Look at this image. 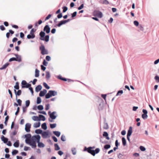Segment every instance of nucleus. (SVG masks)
Here are the masks:
<instances>
[{"label": "nucleus", "instance_id": "51", "mask_svg": "<svg viewBox=\"0 0 159 159\" xmlns=\"http://www.w3.org/2000/svg\"><path fill=\"white\" fill-rule=\"evenodd\" d=\"M123 93V91L122 90H120L118 91L117 93L116 94V96H118V95H121Z\"/></svg>", "mask_w": 159, "mask_h": 159}, {"label": "nucleus", "instance_id": "8", "mask_svg": "<svg viewBox=\"0 0 159 159\" xmlns=\"http://www.w3.org/2000/svg\"><path fill=\"white\" fill-rule=\"evenodd\" d=\"M93 14L95 16H97L99 18H101L102 17V12L99 11H94Z\"/></svg>", "mask_w": 159, "mask_h": 159}, {"label": "nucleus", "instance_id": "45", "mask_svg": "<svg viewBox=\"0 0 159 159\" xmlns=\"http://www.w3.org/2000/svg\"><path fill=\"white\" fill-rule=\"evenodd\" d=\"M37 108L39 110H42L43 109V105H39L37 107Z\"/></svg>", "mask_w": 159, "mask_h": 159}, {"label": "nucleus", "instance_id": "42", "mask_svg": "<svg viewBox=\"0 0 159 159\" xmlns=\"http://www.w3.org/2000/svg\"><path fill=\"white\" fill-rule=\"evenodd\" d=\"M57 125V124L56 123L53 124H50V127L51 129H53L56 127Z\"/></svg>", "mask_w": 159, "mask_h": 159}, {"label": "nucleus", "instance_id": "49", "mask_svg": "<svg viewBox=\"0 0 159 159\" xmlns=\"http://www.w3.org/2000/svg\"><path fill=\"white\" fill-rule=\"evenodd\" d=\"M18 153V151L16 150H13L12 152V154L13 155H16V154H17Z\"/></svg>", "mask_w": 159, "mask_h": 159}, {"label": "nucleus", "instance_id": "64", "mask_svg": "<svg viewBox=\"0 0 159 159\" xmlns=\"http://www.w3.org/2000/svg\"><path fill=\"white\" fill-rule=\"evenodd\" d=\"M108 133L106 132H104L103 134V136L104 137H107V136H108Z\"/></svg>", "mask_w": 159, "mask_h": 159}, {"label": "nucleus", "instance_id": "47", "mask_svg": "<svg viewBox=\"0 0 159 159\" xmlns=\"http://www.w3.org/2000/svg\"><path fill=\"white\" fill-rule=\"evenodd\" d=\"M111 147V145L109 144H106L104 147V148L105 149H107Z\"/></svg>", "mask_w": 159, "mask_h": 159}, {"label": "nucleus", "instance_id": "52", "mask_svg": "<svg viewBox=\"0 0 159 159\" xmlns=\"http://www.w3.org/2000/svg\"><path fill=\"white\" fill-rule=\"evenodd\" d=\"M63 9V12H66L68 9V8L66 6H64L62 7Z\"/></svg>", "mask_w": 159, "mask_h": 159}, {"label": "nucleus", "instance_id": "40", "mask_svg": "<svg viewBox=\"0 0 159 159\" xmlns=\"http://www.w3.org/2000/svg\"><path fill=\"white\" fill-rule=\"evenodd\" d=\"M45 98L46 99H48L51 97V96L50 95V93H49V91H48V93L45 95Z\"/></svg>", "mask_w": 159, "mask_h": 159}, {"label": "nucleus", "instance_id": "5", "mask_svg": "<svg viewBox=\"0 0 159 159\" xmlns=\"http://www.w3.org/2000/svg\"><path fill=\"white\" fill-rule=\"evenodd\" d=\"M30 86H31V84H30L27 83L25 80L22 81L21 82V88H29Z\"/></svg>", "mask_w": 159, "mask_h": 159}, {"label": "nucleus", "instance_id": "30", "mask_svg": "<svg viewBox=\"0 0 159 159\" xmlns=\"http://www.w3.org/2000/svg\"><path fill=\"white\" fill-rule=\"evenodd\" d=\"M122 143L123 145L125 146L126 144V140L124 137H123L122 138Z\"/></svg>", "mask_w": 159, "mask_h": 159}, {"label": "nucleus", "instance_id": "44", "mask_svg": "<svg viewBox=\"0 0 159 159\" xmlns=\"http://www.w3.org/2000/svg\"><path fill=\"white\" fill-rule=\"evenodd\" d=\"M30 104V101L29 100H26L25 101V106L26 107H28Z\"/></svg>", "mask_w": 159, "mask_h": 159}, {"label": "nucleus", "instance_id": "22", "mask_svg": "<svg viewBox=\"0 0 159 159\" xmlns=\"http://www.w3.org/2000/svg\"><path fill=\"white\" fill-rule=\"evenodd\" d=\"M35 37V35L34 34H29L27 35V38L28 39H33Z\"/></svg>", "mask_w": 159, "mask_h": 159}, {"label": "nucleus", "instance_id": "46", "mask_svg": "<svg viewBox=\"0 0 159 159\" xmlns=\"http://www.w3.org/2000/svg\"><path fill=\"white\" fill-rule=\"evenodd\" d=\"M142 117L143 119L145 120L147 118L148 116L147 114H142Z\"/></svg>", "mask_w": 159, "mask_h": 159}, {"label": "nucleus", "instance_id": "36", "mask_svg": "<svg viewBox=\"0 0 159 159\" xmlns=\"http://www.w3.org/2000/svg\"><path fill=\"white\" fill-rule=\"evenodd\" d=\"M41 102V98L39 97H37V102H36L37 103V104H39Z\"/></svg>", "mask_w": 159, "mask_h": 159}, {"label": "nucleus", "instance_id": "9", "mask_svg": "<svg viewBox=\"0 0 159 159\" xmlns=\"http://www.w3.org/2000/svg\"><path fill=\"white\" fill-rule=\"evenodd\" d=\"M31 125L29 123H27L26 124L25 129L26 132H30Z\"/></svg>", "mask_w": 159, "mask_h": 159}, {"label": "nucleus", "instance_id": "32", "mask_svg": "<svg viewBox=\"0 0 159 159\" xmlns=\"http://www.w3.org/2000/svg\"><path fill=\"white\" fill-rule=\"evenodd\" d=\"M54 147H55V149L56 151L60 149V148L58 146V145L57 144L55 143L54 144Z\"/></svg>", "mask_w": 159, "mask_h": 159}, {"label": "nucleus", "instance_id": "58", "mask_svg": "<svg viewBox=\"0 0 159 159\" xmlns=\"http://www.w3.org/2000/svg\"><path fill=\"white\" fill-rule=\"evenodd\" d=\"M16 59L15 57H12L9 60V61L11 62L12 61H16Z\"/></svg>", "mask_w": 159, "mask_h": 159}, {"label": "nucleus", "instance_id": "6", "mask_svg": "<svg viewBox=\"0 0 159 159\" xmlns=\"http://www.w3.org/2000/svg\"><path fill=\"white\" fill-rule=\"evenodd\" d=\"M48 114L49 115L50 117L52 120L55 119L57 116L56 111H54L52 113L50 111H49Z\"/></svg>", "mask_w": 159, "mask_h": 159}, {"label": "nucleus", "instance_id": "16", "mask_svg": "<svg viewBox=\"0 0 159 159\" xmlns=\"http://www.w3.org/2000/svg\"><path fill=\"white\" fill-rule=\"evenodd\" d=\"M42 89V86L40 85H39L36 87L35 89V91L36 92H38L41 90Z\"/></svg>", "mask_w": 159, "mask_h": 159}, {"label": "nucleus", "instance_id": "57", "mask_svg": "<svg viewBox=\"0 0 159 159\" xmlns=\"http://www.w3.org/2000/svg\"><path fill=\"white\" fill-rule=\"evenodd\" d=\"M43 64L44 66H46L47 65L48 62H47L45 60H44L43 62Z\"/></svg>", "mask_w": 159, "mask_h": 159}, {"label": "nucleus", "instance_id": "18", "mask_svg": "<svg viewBox=\"0 0 159 159\" xmlns=\"http://www.w3.org/2000/svg\"><path fill=\"white\" fill-rule=\"evenodd\" d=\"M132 132V128L131 126L129 127V129L128 131L127 135L130 136Z\"/></svg>", "mask_w": 159, "mask_h": 159}, {"label": "nucleus", "instance_id": "1", "mask_svg": "<svg viewBox=\"0 0 159 159\" xmlns=\"http://www.w3.org/2000/svg\"><path fill=\"white\" fill-rule=\"evenodd\" d=\"M40 138V136L39 135L32 136L30 140V143L28 144L31 146L33 148H35L36 147V141L37 142H39Z\"/></svg>", "mask_w": 159, "mask_h": 159}, {"label": "nucleus", "instance_id": "53", "mask_svg": "<svg viewBox=\"0 0 159 159\" xmlns=\"http://www.w3.org/2000/svg\"><path fill=\"white\" fill-rule=\"evenodd\" d=\"M154 79L157 82L159 83V76L157 75L156 76Z\"/></svg>", "mask_w": 159, "mask_h": 159}, {"label": "nucleus", "instance_id": "50", "mask_svg": "<svg viewBox=\"0 0 159 159\" xmlns=\"http://www.w3.org/2000/svg\"><path fill=\"white\" fill-rule=\"evenodd\" d=\"M43 85L44 87L47 89H49L50 88L49 86L46 83H43Z\"/></svg>", "mask_w": 159, "mask_h": 159}, {"label": "nucleus", "instance_id": "2", "mask_svg": "<svg viewBox=\"0 0 159 159\" xmlns=\"http://www.w3.org/2000/svg\"><path fill=\"white\" fill-rule=\"evenodd\" d=\"M84 151H87L89 153L91 154L93 156H94L96 154L99 153L100 149L99 148H97L95 150H93L92 149V148L91 147H89L87 148L86 147H85Z\"/></svg>", "mask_w": 159, "mask_h": 159}, {"label": "nucleus", "instance_id": "24", "mask_svg": "<svg viewBox=\"0 0 159 159\" xmlns=\"http://www.w3.org/2000/svg\"><path fill=\"white\" fill-rule=\"evenodd\" d=\"M38 143V146L40 148H43L45 146L44 144L42 142H40V141L37 142Z\"/></svg>", "mask_w": 159, "mask_h": 159}, {"label": "nucleus", "instance_id": "23", "mask_svg": "<svg viewBox=\"0 0 159 159\" xmlns=\"http://www.w3.org/2000/svg\"><path fill=\"white\" fill-rule=\"evenodd\" d=\"M40 124H41L40 122L36 123L34 124L33 126L35 128H38L40 126Z\"/></svg>", "mask_w": 159, "mask_h": 159}, {"label": "nucleus", "instance_id": "3", "mask_svg": "<svg viewBox=\"0 0 159 159\" xmlns=\"http://www.w3.org/2000/svg\"><path fill=\"white\" fill-rule=\"evenodd\" d=\"M45 33L43 31H41L39 33L40 36V39L46 42H48L49 40V36L48 35L45 36Z\"/></svg>", "mask_w": 159, "mask_h": 159}, {"label": "nucleus", "instance_id": "12", "mask_svg": "<svg viewBox=\"0 0 159 159\" xmlns=\"http://www.w3.org/2000/svg\"><path fill=\"white\" fill-rule=\"evenodd\" d=\"M15 55L16 57V61L19 62H20L21 61V56L18 55L17 54H15Z\"/></svg>", "mask_w": 159, "mask_h": 159}, {"label": "nucleus", "instance_id": "62", "mask_svg": "<svg viewBox=\"0 0 159 159\" xmlns=\"http://www.w3.org/2000/svg\"><path fill=\"white\" fill-rule=\"evenodd\" d=\"M134 24L136 26H138L139 25V22L136 21L135 20L134 21Z\"/></svg>", "mask_w": 159, "mask_h": 159}, {"label": "nucleus", "instance_id": "26", "mask_svg": "<svg viewBox=\"0 0 159 159\" xmlns=\"http://www.w3.org/2000/svg\"><path fill=\"white\" fill-rule=\"evenodd\" d=\"M39 70L37 69H36L35 70V76L36 77H38L39 76Z\"/></svg>", "mask_w": 159, "mask_h": 159}, {"label": "nucleus", "instance_id": "31", "mask_svg": "<svg viewBox=\"0 0 159 159\" xmlns=\"http://www.w3.org/2000/svg\"><path fill=\"white\" fill-rule=\"evenodd\" d=\"M71 150L73 155H75L76 154V151L75 148H71Z\"/></svg>", "mask_w": 159, "mask_h": 159}, {"label": "nucleus", "instance_id": "28", "mask_svg": "<svg viewBox=\"0 0 159 159\" xmlns=\"http://www.w3.org/2000/svg\"><path fill=\"white\" fill-rule=\"evenodd\" d=\"M19 142L18 140L16 141L13 144V146L14 147L17 148L19 146Z\"/></svg>", "mask_w": 159, "mask_h": 159}, {"label": "nucleus", "instance_id": "14", "mask_svg": "<svg viewBox=\"0 0 159 159\" xmlns=\"http://www.w3.org/2000/svg\"><path fill=\"white\" fill-rule=\"evenodd\" d=\"M65 24L66 23L65 20H62L58 24H57L56 25H55L54 27H56L57 26L60 27L62 25Z\"/></svg>", "mask_w": 159, "mask_h": 159}, {"label": "nucleus", "instance_id": "20", "mask_svg": "<svg viewBox=\"0 0 159 159\" xmlns=\"http://www.w3.org/2000/svg\"><path fill=\"white\" fill-rule=\"evenodd\" d=\"M9 63H7L4 65L2 67L0 68V70H2L6 68L9 65Z\"/></svg>", "mask_w": 159, "mask_h": 159}, {"label": "nucleus", "instance_id": "19", "mask_svg": "<svg viewBox=\"0 0 159 159\" xmlns=\"http://www.w3.org/2000/svg\"><path fill=\"white\" fill-rule=\"evenodd\" d=\"M32 119L34 121H40L41 119L39 118V117L37 116H33L32 117Z\"/></svg>", "mask_w": 159, "mask_h": 159}, {"label": "nucleus", "instance_id": "13", "mask_svg": "<svg viewBox=\"0 0 159 159\" xmlns=\"http://www.w3.org/2000/svg\"><path fill=\"white\" fill-rule=\"evenodd\" d=\"M49 91L51 97L57 95V92L55 90H49Z\"/></svg>", "mask_w": 159, "mask_h": 159}, {"label": "nucleus", "instance_id": "39", "mask_svg": "<svg viewBox=\"0 0 159 159\" xmlns=\"http://www.w3.org/2000/svg\"><path fill=\"white\" fill-rule=\"evenodd\" d=\"M103 128L104 129H108V126L107 124V123H104V125L103 127Z\"/></svg>", "mask_w": 159, "mask_h": 159}, {"label": "nucleus", "instance_id": "59", "mask_svg": "<svg viewBox=\"0 0 159 159\" xmlns=\"http://www.w3.org/2000/svg\"><path fill=\"white\" fill-rule=\"evenodd\" d=\"M46 59L48 61H49L51 60V57L49 56H47L46 57Z\"/></svg>", "mask_w": 159, "mask_h": 159}, {"label": "nucleus", "instance_id": "33", "mask_svg": "<svg viewBox=\"0 0 159 159\" xmlns=\"http://www.w3.org/2000/svg\"><path fill=\"white\" fill-rule=\"evenodd\" d=\"M14 88L18 90L19 89V83L18 82H17L16 83V85L14 86Z\"/></svg>", "mask_w": 159, "mask_h": 159}, {"label": "nucleus", "instance_id": "11", "mask_svg": "<svg viewBox=\"0 0 159 159\" xmlns=\"http://www.w3.org/2000/svg\"><path fill=\"white\" fill-rule=\"evenodd\" d=\"M42 137L44 139H46L48 137L49 135L47 131H44L42 133Z\"/></svg>", "mask_w": 159, "mask_h": 159}, {"label": "nucleus", "instance_id": "43", "mask_svg": "<svg viewBox=\"0 0 159 159\" xmlns=\"http://www.w3.org/2000/svg\"><path fill=\"white\" fill-rule=\"evenodd\" d=\"M21 94V91L20 90H18L17 93H16V97H17V96H20Z\"/></svg>", "mask_w": 159, "mask_h": 159}, {"label": "nucleus", "instance_id": "27", "mask_svg": "<svg viewBox=\"0 0 159 159\" xmlns=\"http://www.w3.org/2000/svg\"><path fill=\"white\" fill-rule=\"evenodd\" d=\"M41 127L44 130H46L47 129L46 123H43L41 125Z\"/></svg>", "mask_w": 159, "mask_h": 159}, {"label": "nucleus", "instance_id": "41", "mask_svg": "<svg viewBox=\"0 0 159 159\" xmlns=\"http://www.w3.org/2000/svg\"><path fill=\"white\" fill-rule=\"evenodd\" d=\"M61 141H62L63 142L66 141V137H65V136L64 135L62 134L61 135Z\"/></svg>", "mask_w": 159, "mask_h": 159}, {"label": "nucleus", "instance_id": "25", "mask_svg": "<svg viewBox=\"0 0 159 159\" xmlns=\"http://www.w3.org/2000/svg\"><path fill=\"white\" fill-rule=\"evenodd\" d=\"M46 78L47 80H48L50 79V73L49 71H46Z\"/></svg>", "mask_w": 159, "mask_h": 159}, {"label": "nucleus", "instance_id": "17", "mask_svg": "<svg viewBox=\"0 0 159 159\" xmlns=\"http://www.w3.org/2000/svg\"><path fill=\"white\" fill-rule=\"evenodd\" d=\"M1 139L3 141L4 143H7L8 141V139L7 138H5L3 135H2L1 137Z\"/></svg>", "mask_w": 159, "mask_h": 159}, {"label": "nucleus", "instance_id": "61", "mask_svg": "<svg viewBox=\"0 0 159 159\" xmlns=\"http://www.w3.org/2000/svg\"><path fill=\"white\" fill-rule=\"evenodd\" d=\"M49 109V104H47L46 105L45 109L47 111Z\"/></svg>", "mask_w": 159, "mask_h": 159}, {"label": "nucleus", "instance_id": "38", "mask_svg": "<svg viewBox=\"0 0 159 159\" xmlns=\"http://www.w3.org/2000/svg\"><path fill=\"white\" fill-rule=\"evenodd\" d=\"M16 100L19 105L20 106L21 105L22 101L20 99H17V97L16 98Z\"/></svg>", "mask_w": 159, "mask_h": 159}, {"label": "nucleus", "instance_id": "60", "mask_svg": "<svg viewBox=\"0 0 159 159\" xmlns=\"http://www.w3.org/2000/svg\"><path fill=\"white\" fill-rule=\"evenodd\" d=\"M52 139H53V141L55 142H56L57 141V139L56 137H55L54 136H53L52 137Z\"/></svg>", "mask_w": 159, "mask_h": 159}, {"label": "nucleus", "instance_id": "21", "mask_svg": "<svg viewBox=\"0 0 159 159\" xmlns=\"http://www.w3.org/2000/svg\"><path fill=\"white\" fill-rule=\"evenodd\" d=\"M53 133L57 137H59L61 135V132L58 131H54Z\"/></svg>", "mask_w": 159, "mask_h": 159}, {"label": "nucleus", "instance_id": "48", "mask_svg": "<svg viewBox=\"0 0 159 159\" xmlns=\"http://www.w3.org/2000/svg\"><path fill=\"white\" fill-rule=\"evenodd\" d=\"M9 116H7L6 118L5 119V121L4 122V124L6 125H7V122L9 119Z\"/></svg>", "mask_w": 159, "mask_h": 159}, {"label": "nucleus", "instance_id": "4", "mask_svg": "<svg viewBox=\"0 0 159 159\" xmlns=\"http://www.w3.org/2000/svg\"><path fill=\"white\" fill-rule=\"evenodd\" d=\"M39 49L41 51V53L43 55L48 54L47 50L45 49L44 45H42L39 48Z\"/></svg>", "mask_w": 159, "mask_h": 159}, {"label": "nucleus", "instance_id": "63", "mask_svg": "<svg viewBox=\"0 0 159 159\" xmlns=\"http://www.w3.org/2000/svg\"><path fill=\"white\" fill-rule=\"evenodd\" d=\"M52 15L51 14H49L45 18V20H46L49 19L51 16Z\"/></svg>", "mask_w": 159, "mask_h": 159}, {"label": "nucleus", "instance_id": "29", "mask_svg": "<svg viewBox=\"0 0 159 159\" xmlns=\"http://www.w3.org/2000/svg\"><path fill=\"white\" fill-rule=\"evenodd\" d=\"M39 118L41 119V120H42L43 121L45 120V117L43 115H39Z\"/></svg>", "mask_w": 159, "mask_h": 159}, {"label": "nucleus", "instance_id": "10", "mask_svg": "<svg viewBox=\"0 0 159 159\" xmlns=\"http://www.w3.org/2000/svg\"><path fill=\"white\" fill-rule=\"evenodd\" d=\"M50 28L48 25H45L43 29L44 31H45L46 33L48 34L50 33Z\"/></svg>", "mask_w": 159, "mask_h": 159}, {"label": "nucleus", "instance_id": "7", "mask_svg": "<svg viewBox=\"0 0 159 159\" xmlns=\"http://www.w3.org/2000/svg\"><path fill=\"white\" fill-rule=\"evenodd\" d=\"M25 137L26 138L25 140V142L26 143L28 144L30 143L29 142L30 141V139L31 137V135L30 134H27L25 135Z\"/></svg>", "mask_w": 159, "mask_h": 159}, {"label": "nucleus", "instance_id": "54", "mask_svg": "<svg viewBox=\"0 0 159 159\" xmlns=\"http://www.w3.org/2000/svg\"><path fill=\"white\" fill-rule=\"evenodd\" d=\"M139 148L142 151H144L146 150L145 148L143 146H140L139 147Z\"/></svg>", "mask_w": 159, "mask_h": 159}, {"label": "nucleus", "instance_id": "56", "mask_svg": "<svg viewBox=\"0 0 159 159\" xmlns=\"http://www.w3.org/2000/svg\"><path fill=\"white\" fill-rule=\"evenodd\" d=\"M84 7V4H82L80 7H78V9L79 10H80Z\"/></svg>", "mask_w": 159, "mask_h": 159}, {"label": "nucleus", "instance_id": "15", "mask_svg": "<svg viewBox=\"0 0 159 159\" xmlns=\"http://www.w3.org/2000/svg\"><path fill=\"white\" fill-rule=\"evenodd\" d=\"M47 91L46 89H44L43 90L41 91L39 94V95L40 97H43L44 96L45 94L46 93Z\"/></svg>", "mask_w": 159, "mask_h": 159}, {"label": "nucleus", "instance_id": "35", "mask_svg": "<svg viewBox=\"0 0 159 159\" xmlns=\"http://www.w3.org/2000/svg\"><path fill=\"white\" fill-rule=\"evenodd\" d=\"M43 131L40 129H37L35 130V133L37 134H41Z\"/></svg>", "mask_w": 159, "mask_h": 159}, {"label": "nucleus", "instance_id": "55", "mask_svg": "<svg viewBox=\"0 0 159 159\" xmlns=\"http://www.w3.org/2000/svg\"><path fill=\"white\" fill-rule=\"evenodd\" d=\"M77 14V12L75 11L71 14V17L73 18L76 16Z\"/></svg>", "mask_w": 159, "mask_h": 159}, {"label": "nucleus", "instance_id": "34", "mask_svg": "<svg viewBox=\"0 0 159 159\" xmlns=\"http://www.w3.org/2000/svg\"><path fill=\"white\" fill-rule=\"evenodd\" d=\"M17 134V132L15 130L13 132L11 133L10 134L11 138V139L13 138V136L16 135Z\"/></svg>", "mask_w": 159, "mask_h": 159}, {"label": "nucleus", "instance_id": "37", "mask_svg": "<svg viewBox=\"0 0 159 159\" xmlns=\"http://www.w3.org/2000/svg\"><path fill=\"white\" fill-rule=\"evenodd\" d=\"M103 4L106 5L108 4H109V2L107 0H101Z\"/></svg>", "mask_w": 159, "mask_h": 159}]
</instances>
